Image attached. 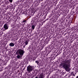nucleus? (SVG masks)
I'll list each match as a JSON object with an SVG mask.
<instances>
[{
	"label": "nucleus",
	"instance_id": "3",
	"mask_svg": "<svg viewBox=\"0 0 78 78\" xmlns=\"http://www.w3.org/2000/svg\"><path fill=\"white\" fill-rule=\"evenodd\" d=\"M17 52L18 53L19 55L21 56V57H22V56H23V53H25L24 51H23V50H22V49H19L18 50Z\"/></svg>",
	"mask_w": 78,
	"mask_h": 78
},
{
	"label": "nucleus",
	"instance_id": "8",
	"mask_svg": "<svg viewBox=\"0 0 78 78\" xmlns=\"http://www.w3.org/2000/svg\"><path fill=\"white\" fill-rule=\"evenodd\" d=\"M20 57H21V58H22V57H21V55L20 56V55H18L17 56V58H18V59H20Z\"/></svg>",
	"mask_w": 78,
	"mask_h": 78
},
{
	"label": "nucleus",
	"instance_id": "7",
	"mask_svg": "<svg viewBox=\"0 0 78 78\" xmlns=\"http://www.w3.org/2000/svg\"><path fill=\"white\" fill-rule=\"evenodd\" d=\"M28 41H26L25 42V44H26V45H28Z\"/></svg>",
	"mask_w": 78,
	"mask_h": 78
},
{
	"label": "nucleus",
	"instance_id": "10",
	"mask_svg": "<svg viewBox=\"0 0 78 78\" xmlns=\"http://www.w3.org/2000/svg\"><path fill=\"white\" fill-rule=\"evenodd\" d=\"M34 23L35 22H36V18H34Z\"/></svg>",
	"mask_w": 78,
	"mask_h": 78
},
{
	"label": "nucleus",
	"instance_id": "6",
	"mask_svg": "<svg viewBox=\"0 0 78 78\" xmlns=\"http://www.w3.org/2000/svg\"><path fill=\"white\" fill-rule=\"evenodd\" d=\"M38 78H43L42 74H40V76L38 77Z\"/></svg>",
	"mask_w": 78,
	"mask_h": 78
},
{
	"label": "nucleus",
	"instance_id": "5",
	"mask_svg": "<svg viewBox=\"0 0 78 78\" xmlns=\"http://www.w3.org/2000/svg\"><path fill=\"white\" fill-rule=\"evenodd\" d=\"M9 45L10 47H14V44L13 43H11L9 44Z\"/></svg>",
	"mask_w": 78,
	"mask_h": 78
},
{
	"label": "nucleus",
	"instance_id": "1",
	"mask_svg": "<svg viewBox=\"0 0 78 78\" xmlns=\"http://www.w3.org/2000/svg\"><path fill=\"white\" fill-rule=\"evenodd\" d=\"M60 67H63L66 71L69 72L70 67V61L67 59L63 61V62L60 64Z\"/></svg>",
	"mask_w": 78,
	"mask_h": 78
},
{
	"label": "nucleus",
	"instance_id": "13",
	"mask_svg": "<svg viewBox=\"0 0 78 78\" xmlns=\"http://www.w3.org/2000/svg\"><path fill=\"white\" fill-rule=\"evenodd\" d=\"M26 20H23V22H26Z\"/></svg>",
	"mask_w": 78,
	"mask_h": 78
},
{
	"label": "nucleus",
	"instance_id": "12",
	"mask_svg": "<svg viewBox=\"0 0 78 78\" xmlns=\"http://www.w3.org/2000/svg\"><path fill=\"white\" fill-rule=\"evenodd\" d=\"M9 2H10L12 3V0H9Z\"/></svg>",
	"mask_w": 78,
	"mask_h": 78
},
{
	"label": "nucleus",
	"instance_id": "4",
	"mask_svg": "<svg viewBox=\"0 0 78 78\" xmlns=\"http://www.w3.org/2000/svg\"><path fill=\"white\" fill-rule=\"evenodd\" d=\"M4 27L5 30H8V26L7 25V24L5 23L4 24Z\"/></svg>",
	"mask_w": 78,
	"mask_h": 78
},
{
	"label": "nucleus",
	"instance_id": "11",
	"mask_svg": "<svg viewBox=\"0 0 78 78\" xmlns=\"http://www.w3.org/2000/svg\"><path fill=\"white\" fill-rule=\"evenodd\" d=\"M35 62L36 63H37V64H39V61H35Z\"/></svg>",
	"mask_w": 78,
	"mask_h": 78
},
{
	"label": "nucleus",
	"instance_id": "2",
	"mask_svg": "<svg viewBox=\"0 0 78 78\" xmlns=\"http://www.w3.org/2000/svg\"><path fill=\"white\" fill-rule=\"evenodd\" d=\"M33 70V66L29 65L27 67V71L29 73H31V72H32Z\"/></svg>",
	"mask_w": 78,
	"mask_h": 78
},
{
	"label": "nucleus",
	"instance_id": "9",
	"mask_svg": "<svg viewBox=\"0 0 78 78\" xmlns=\"http://www.w3.org/2000/svg\"><path fill=\"white\" fill-rule=\"evenodd\" d=\"M32 28L33 30L34 29V28H35V26L34 25L32 26Z\"/></svg>",
	"mask_w": 78,
	"mask_h": 78
}]
</instances>
